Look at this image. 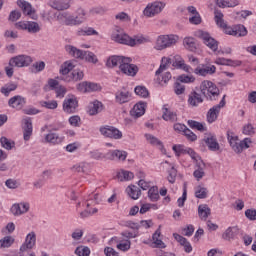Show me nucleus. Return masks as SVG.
I'll return each mask as SVG.
<instances>
[{
    "instance_id": "1",
    "label": "nucleus",
    "mask_w": 256,
    "mask_h": 256,
    "mask_svg": "<svg viewBox=\"0 0 256 256\" xmlns=\"http://www.w3.org/2000/svg\"><path fill=\"white\" fill-rule=\"evenodd\" d=\"M133 60L129 57L123 56H111L106 61V67L113 69V67H119L123 75L128 77H135L139 73V67L135 64H131Z\"/></svg>"
},
{
    "instance_id": "2",
    "label": "nucleus",
    "mask_w": 256,
    "mask_h": 256,
    "mask_svg": "<svg viewBox=\"0 0 256 256\" xmlns=\"http://www.w3.org/2000/svg\"><path fill=\"white\" fill-rule=\"evenodd\" d=\"M112 41L120 43L121 45H128L129 47H135V45H141L147 41L143 36H134L133 38L123 33H113L111 36Z\"/></svg>"
},
{
    "instance_id": "3",
    "label": "nucleus",
    "mask_w": 256,
    "mask_h": 256,
    "mask_svg": "<svg viewBox=\"0 0 256 256\" xmlns=\"http://www.w3.org/2000/svg\"><path fill=\"white\" fill-rule=\"evenodd\" d=\"M65 50L67 53H69V55L75 57L76 59H85L87 63H93L94 65L99 63L97 55H95L93 52L83 51L72 45H66Z\"/></svg>"
},
{
    "instance_id": "4",
    "label": "nucleus",
    "mask_w": 256,
    "mask_h": 256,
    "mask_svg": "<svg viewBox=\"0 0 256 256\" xmlns=\"http://www.w3.org/2000/svg\"><path fill=\"white\" fill-rule=\"evenodd\" d=\"M199 89L200 93H202L203 97H206L208 101H217V99H219V88L212 81H202Z\"/></svg>"
},
{
    "instance_id": "5",
    "label": "nucleus",
    "mask_w": 256,
    "mask_h": 256,
    "mask_svg": "<svg viewBox=\"0 0 256 256\" xmlns=\"http://www.w3.org/2000/svg\"><path fill=\"white\" fill-rule=\"evenodd\" d=\"M162 63H164L166 66L172 65L173 67H176V69H182L186 73H191V71H193L191 66L185 64V60H183V58H181L179 55H175L172 58L163 57Z\"/></svg>"
},
{
    "instance_id": "6",
    "label": "nucleus",
    "mask_w": 256,
    "mask_h": 256,
    "mask_svg": "<svg viewBox=\"0 0 256 256\" xmlns=\"http://www.w3.org/2000/svg\"><path fill=\"white\" fill-rule=\"evenodd\" d=\"M177 39H179V37H177L176 35L159 36L156 40L154 49H156L157 51H163V49H167V47L175 45V43H177Z\"/></svg>"
},
{
    "instance_id": "7",
    "label": "nucleus",
    "mask_w": 256,
    "mask_h": 256,
    "mask_svg": "<svg viewBox=\"0 0 256 256\" xmlns=\"http://www.w3.org/2000/svg\"><path fill=\"white\" fill-rule=\"evenodd\" d=\"M79 107V100L75 95H68L63 101V111L68 115L77 113Z\"/></svg>"
},
{
    "instance_id": "8",
    "label": "nucleus",
    "mask_w": 256,
    "mask_h": 256,
    "mask_svg": "<svg viewBox=\"0 0 256 256\" xmlns=\"http://www.w3.org/2000/svg\"><path fill=\"white\" fill-rule=\"evenodd\" d=\"M214 19H215L216 25H218V27H221V29H224V33L226 35H232L234 37L235 26L234 27L227 26V23H225V20L223 19V12H221V10L216 9L214 11Z\"/></svg>"
},
{
    "instance_id": "9",
    "label": "nucleus",
    "mask_w": 256,
    "mask_h": 256,
    "mask_svg": "<svg viewBox=\"0 0 256 256\" xmlns=\"http://www.w3.org/2000/svg\"><path fill=\"white\" fill-rule=\"evenodd\" d=\"M225 95L223 96L222 100L219 102V104L214 105L212 108H210L206 114V119L208 123H215V121L219 117V113H221V109L225 107Z\"/></svg>"
},
{
    "instance_id": "10",
    "label": "nucleus",
    "mask_w": 256,
    "mask_h": 256,
    "mask_svg": "<svg viewBox=\"0 0 256 256\" xmlns=\"http://www.w3.org/2000/svg\"><path fill=\"white\" fill-rule=\"evenodd\" d=\"M197 35H198L199 39H202L204 45L209 47V49H211V51L215 52V51H217V49H219V42H217V40H215L213 37H211V35L208 32L199 30L197 32Z\"/></svg>"
},
{
    "instance_id": "11",
    "label": "nucleus",
    "mask_w": 256,
    "mask_h": 256,
    "mask_svg": "<svg viewBox=\"0 0 256 256\" xmlns=\"http://www.w3.org/2000/svg\"><path fill=\"white\" fill-rule=\"evenodd\" d=\"M33 63V58L29 55H18L12 57L9 61L10 67H29Z\"/></svg>"
},
{
    "instance_id": "12",
    "label": "nucleus",
    "mask_w": 256,
    "mask_h": 256,
    "mask_svg": "<svg viewBox=\"0 0 256 256\" xmlns=\"http://www.w3.org/2000/svg\"><path fill=\"white\" fill-rule=\"evenodd\" d=\"M167 70V64L163 63L160 65V67L157 69L156 71V83L158 85H161L163 87V85H167V83H169V81H171V73L170 72H165L163 73V71Z\"/></svg>"
},
{
    "instance_id": "13",
    "label": "nucleus",
    "mask_w": 256,
    "mask_h": 256,
    "mask_svg": "<svg viewBox=\"0 0 256 256\" xmlns=\"http://www.w3.org/2000/svg\"><path fill=\"white\" fill-rule=\"evenodd\" d=\"M15 27L22 31H28V33H39L41 31L39 23L33 21H20L15 24Z\"/></svg>"
},
{
    "instance_id": "14",
    "label": "nucleus",
    "mask_w": 256,
    "mask_h": 256,
    "mask_svg": "<svg viewBox=\"0 0 256 256\" xmlns=\"http://www.w3.org/2000/svg\"><path fill=\"white\" fill-rule=\"evenodd\" d=\"M57 19L62 23V25H66L67 27H78L79 22L75 16H73L69 12H61L57 15Z\"/></svg>"
},
{
    "instance_id": "15",
    "label": "nucleus",
    "mask_w": 256,
    "mask_h": 256,
    "mask_svg": "<svg viewBox=\"0 0 256 256\" xmlns=\"http://www.w3.org/2000/svg\"><path fill=\"white\" fill-rule=\"evenodd\" d=\"M163 9H165V4L163 2H154L147 5L144 9V15L146 17H155V15H159Z\"/></svg>"
},
{
    "instance_id": "16",
    "label": "nucleus",
    "mask_w": 256,
    "mask_h": 256,
    "mask_svg": "<svg viewBox=\"0 0 256 256\" xmlns=\"http://www.w3.org/2000/svg\"><path fill=\"white\" fill-rule=\"evenodd\" d=\"M100 133L104 137H109L110 139H121L123 137V133L119 131V129L113 126H104L100 128Z\"/></svg>"
},
{
    "instance_id": "17",
    "label": "nucleus",
    "mask_w": 256,
    "mask_h": 256,
    "mask_svg": "<svg viewBox=\"0 0 256 256\" xmlns=\"http://www.w3.org/2000/svg\"><path fill=\"white\" fill-rule=\"evenodd\" d=\"M77 90L80 93H93L94 91H101V85L95 82H81L77 85Z\"/></svg>"
},
{
    "instance_id": "18",
    "label": "nucleus",
    "mask_w": 256,
    "mask_h": 256,
    "mask_svg": "<svg viewBox=\"0 0 256 256\" xmlns=\"http://www.w3.org/2000/svg\"><path fill=\"white\" fill-rule=\"evenodd\" d=\"M203 141L210 151H219L221 149L217 137L214 134H205Z\"/></svg>"
},
{
    "instance_id": "19",
    "label": "nucleus",
    "mask_w": 256,
    "mask_h": 256,
    "mask_svg": "<svg viewBox=\"0 0 256 256\" xmlns=\"http://www.w3.org/2000/svg\"><path fill=\"white\" fill-rule=\"evenodd\" d=\"M106 159L110 161H125L127 159V152L123 150H112L106 153Z\"/></svg>"
},
{
    "instance_id": "20",
    "label": "nucleus",
    "mask_w": 256,
    "mask_h": 256,
    "mask_svg": "<svg viewBox=\"0 0 256 256\" xmlns=\"http://www.w3.org/2000/svg\"><path fill=\"white\" fill-rule=\"evenodd\" d=\"M26 103H27V101L21 95L13 96L8 101L9 107H12V109H17V110L23 109V107H25Z\"/></svg>"
},
{
    "instance_id": "21",
    "label": "nucleus",
    "mask_w": 256,
    "mask_h": 256,
    "mask_svg": "<svg viewBox=\"0 0 256 256\" xmlns=\"http://www.w3.org/2000/svg\"><path fill=\"white\" fill-rule=\"evenodd\" d=\"M85 77L83 71L75 69L68 76L60 77L61 81H66V83H71V81H81Z\"/></svg>"
},
{
    "instance_id": "22",
    "label": "nucleus",
    "mask_w": 256,
    "mask_h": 256,
    "mask_svg": "<svg viewBox=\"0 0 256 256\" xmlns=\"http://www.w3.org/2000/svg\"><path fill=\"white\" fill-rule=\"evenodd\" d=\"M11 213H13L15 216L23 215L29 211V203L27 202H21L18 204H14L11 209Z\"/></svg>"
},
{
    "instance_id": "23",
    "label": "nucleus",
    "mask_w": 256,
    "mask_h": 256,
    "mask_svg": "<svg viewBox=\"0 0 256 256\" xmlns=\"http://www.w3.org/2000/svg\"><path fill=\"white\" fill-rule=\"evenodd\" d=\"M217 71V67L215 65L197 67L194 70L195 75H200L201 77H207V75H213Z\"/></svg>"
},
{
    "instance_id": "24",
    "label": "nucleus",
    "mask_w": 256,
    "mask_h": 256,
    "mask_svg": "<svg viewBox=\"0 0 256 256\" xmlns=\"http://www.w3.org/2000/svg\"><path fill=\"white\" fill-rule=\"evenodd\" d=\"M146 107H147V103L139 102L136 105H134L133 109L130 111V115L135 119L142 117V115H145Z\"/></svg>"
},
{
    "instance_id": "25",
    "label": "nucleus",
    "mask_w": 256,
    "mask_h": 256,
    "mask_svg": "<svg viewBox=\"0 0 256 256\" xmlns=\"http://www.w3.org/2000/svg\"><path fill=\"white\" fill-rule=\"evenodd\" d=\"M116 103L119 105H123V103H129L131 101V92L127 90L117 91L115 94Z\"/></svg>"
},
{
    "instance_id": "26",
    "label": "nucleus",
    "mask_w": 256,
    "mask_h": 256,
    "mask_svg": "<svg viewBox=\"0 0 256 256\" xmlns=\"http://www.w3.org/2000/svg\"><path fill=\"white\" fill-rule=\"evenodd\" d=\"M35 243H37V235L34 231L27 234L24 243L22 244V249H33L35 247Z\"/></svg>"
},
{
    "instance_id": "27",
    "label": "nucleus",
    "mask_w": 256,
    "mask_h": 256,
    "mask_svg": "<svg viewBox=\"0 0 256 256\" xmlns=\"http://www.w3.org/2000/svg\"><path fill=\"white\" fill-rule=\"evenodd\" d=\"M188 103L191 107H198L199 104L203 103V95L197 91H193L188 96Z\"/></svg>"
},
{
    "instance_id": "28",
    "label": "nucleus",
    "mask_w": 256,
    "mask_h": 256,
    "mask_svg": "<svg viewBox=\"0 0 256 256\" xmlns=\"http://www.w3.org/2000/svg\"><path fill=\"white\" fill-rule=\"evenodd\" d=\"M152 241L156 249H165L167 247V245H165V242L161 240V226H159V228L152 235Z\"/></svg>"
},
{
    "instance_id": "29",
    "label": "nucleus",
    "mask_w": 256,
    "mask_h": 256,
    "mask_svg": "<svg viewBox=\"0 0 256 256\" xmlns=\"http://www.w3.org/2000/svg\"><path fill=\"white\" fill-rule=\"evenodd\" d=\"M173 237L178 243H180V245H182V247H184L185 253H191V251H193V246H191V243L187 241V238L177 233H174Z\"/></svg>"
},
{
    "instance_id": "30",
    "label": "nucleus",
    "mask_w": 256,
    "mask_h": 256,
    "mask_svg": "<svg viewBox=\"0 0 256 256\" xmlns=\"http://www.w3.org/2000/svg\"><path fill=\"white\" fill-rule=\"evenodd\" d=\"M82 205H85L86 209L82 212H80V217L82 219H85L87 217H91V215H95V213H97V208H94L93 210L89 209V207L91 206V204H89V202H78L77 203V209H79V207H81Z\"/></svg>"
},
{
    "instance_id": "31",
    "label": "nucleus",
    "mask_w": 256,
    "mask_h": 256,
    "mask_svg": "<svg viewBox=\"0 0 256 256\" xmlns=\"http://www.w3.org/2000/svg\"><path fill=\"white\" fill-rule=\"evenodd\" d=\"M110 243H118L116 245V248L119 250V251H123L124 253L126 251H129V249H131V241L130 240H125L124 242L121 241V240H118L117 237H113L111 240H110Z\"/></svg>"
},
{
    "instance_id": "32",
    "label": "nucleus",
    "mask_w": 256,
    "mask_h": 256,
    "mask_svg": "<svg viewBox=\"0 0 256 256\" xmlns=\"http://www.w3.org/2000/svg\"><path fill=\"white\" fill-rule=\"evenodd\" d=\"M126 193L130 197V199H133L134 201H137V199L141 197V189L136 185H129L126 188Z\"/></svg>"
},
{
    "instance_id": "33",
    "label": "nucleus",
    "mask_w": 256,
    "mask_h": 256,
    "mask_svg": "<svg viewBox=\"0 0 256 256\" xmlns=\"http://www.w3.org/2000/svg\"><path fill=\"white\" fill-rule=\"evenodd\" d=\"M209 215H211V208H209L207 204H201L198 206V217L202 221H207Z\"/></svg>"
},
{
    "instance_id": "34",
    "label": "nucleus",
    "mask_w": 256,
    "mask_h": 256,
    "mask_svg": "<svg viewBox=\"0 0 256 256\" xmlns=\"http://www.w3.org/2000/svg\"><path fill=\"white\" fill-rule=\"evenodd\" d=\"M239 233V228L237 226L228 227L225 232L222 234V239L225 241H231L235 239V235Z\"/></svg>"
},
{
    "instance_id": "35",
    "label": "nucleus",
    "mask_w": 256,
    "mask_h": 256,
    "mask_svg": "<svg viewBox=\"0 0 256 256\" xmlns=\"http://www.w3.org/2000/svg\"><path fill=\"white\" fill-rule=\"evenodd\" d=\"M46 143H51V145H59L63 141V138L59 134L50 132L45 136Z\"/></svg>"
},
{
    "instance_id": "36",
    "label": "nucleus",
    "mask_w": 256,
    "mask_h": 256,
    "mask_svg": "<svg viewBox=\"0 0 256 256\" xmlns=\"http://www.w3.org/2000/svg\"><path fill=\"white\" fill-rule=\"evenodd\" d=\"M78 25H83L85 21H87V11L83 7H79L76 9V16H74Z\"/></svg>"
},
{
    "instance_id": "37",
    "label": "nucleus",
    "mask_w": 256,
    "mask_h": 256,
    "mask_svg": "<svg viewBox=\"0 0 256 256\" xmlns=\"http://www.w3.org/2000/svg\"><path fill=\"white\" fill-rule=\"evenodd\" d=\"M17 5L22 9L24 15H33V7L29 2L25 0H18Z\"/></svg>"
},
{
    "instance_id": "38",
    "label": "nucleus",
    "mask_w": 256,
    "mask_h": 256,
    "mask_svg": "<svg viewBox=\"0 0 256 256\" xmlns=\"http://www.w3.org/2000/svg\"><path fill=\"white\" fill-rule=\"evenodd\" d=\"M77 173H89L91 171V164L87 162H80L72 167Z\"/></svg>"
},
{
    "instance_id": "39",
    "label": "nucleus",
    "mask_w": 256,
    "mask_h": 256,
    "mask_svg": "<svg viewBox=\"0 0 256 256\" xmlns=\"http://www.w3.org/2000/svg\"><path fill=\"white\" fill-rule=\"evenodd\" d=\"M145 138L150 143V145H153L154 147H158L160 151H163V142L159 140L157 137L151 135V134H145Z\"/></svg>"
},
{
    "instance_id": "40",
    "label": "nucleus",
    "mask_w": 256,
    "mask_h": 256,
    "mask_svg": "<svg viewBox=\"0 0 256 256\" xmlns=\"http://www.w3.org/2000/svg\"><path fill=\"white\" fill-rule=\"evenodd\" d=\"M209 195V190L201 185L197 186L195 189V197L197 199H207Z\"/></svg>"
},
{
    "instance_id": "41",
    "label": "nucleus",
    "mask_w": 256,
    "mask_h": 256,
    "mask_svg": "<svg viewBox=\"0 0 256 256\" xmlns=\"http://www.w3.org/2000/svg\"><path fill=\"white\" fill-rule=\"evenodd\" d=\"M162 118L164 119V121H170L171 123H175V121H177V114L167 108H164Z\"/></svg>"
},
{
    "instance_id": "42",
    "label": "nucleus",
    "mask_w": 256,
    "mask_h": 256,
    "mask_svg": "<svg viewBox=\"0 0 256 256\" xmlns=\"http://www.w3.org/2000/svg\"><path fill=\"white\" fill-rule=\"evenodd\" d=\"M103 109V104L99 101H94L88 110L89 115H97Z\"/></svg>"
},
{
    "instance_id": "43",
    "label": "nucleus",
    "mask_w": 256,
    "mask_h": 256,
    "mask_svg": "<svg viewBox=\"0 0 256 256\" xmlns=\"http://www.w3.org/2000/svg\"><path fill=\"white\" fill-rule=\"evenodd\" d=\"M148 198L153 203L157 202V200L160 199L159 188L157 186H152L151 188H149V190H148Z\"/></svg>"
},
{
    "instance_id": "44",
    "label": "nucleus",
    "mask_w": 256,
    "mask_h": 256,
    "mask_svg": "<svg viewBox=\"0 0 256 256\" xmlns=\"http://www.w3.org/2000/svg\"><path fill=\"white\" fill-rule=\"evenodd\" d=\"M0 143H1V146L4 149H6V151H11V149H14L15 147V141H12L5 136H2L0 138Z\"/></svg>"
},
{
    "instance_id": "45",
    "label": "nucleus",
    "mask_w": 256,
    "mask_h": 256,
    "mask_svg": "<svg viewBox=\"0 0 256 256\" xmlns=\"http://www.w3.org/2000/svg\"><path fill=\"white\" fill-rule=\"evenodd\" d=\"M15 243V238L13 236H5L0 240V249H8Z\"/></svg>"
},
{
    "instance_id": "46",
    "label": "nucleus",
    "mask_w": 256,
    "mask_h": 256,
    "mask_svg": "<svg viewBox=\"0 0 256 256\" xmlns=\"http://www.w3.org/2000/svg\"><path fill=\"white\" fill-rule=\"evenodd\" d=\"M73 67V63L65 62L60 68V75H63L62 77H68L67 75L73 71Z\"/></svg>"
},
{
    "instance_id": "47",
    "label": "nucleus",
    "mask_w": 256,
    "mask_h": 256,
    "mask_svg": "<svg viewBox=\"0 0 256 256\" xmlns=\"http://www.w3.org/2000/svg\"><path fill=\"white\" fill-rule=\"evenodd\" d=\"M247 28L244 25L238 24L234 26V37H246Z\"/></svg>"
},
{
    "instance_id": "48",
    "label": "nucleus",
    "mask_w": 256,
    "mask_h": 256,
    "mask_svg": "<svg viewBox=\"0 0 256 256\" xmlns=\"http://www.w3.org/2000/svg\"><path fill=\"white\" fill-rule=\"evenodd\" d=\"M183 44L186 49H189V51H195V49H197L195 45V38L193 37H185L183 40Z\"/></svg>"
},
{
    "instance_id": "49",
    "label": "nucleus",
    "mask_w": 256,
    "mask_h": 256,
    "mask_svg": "<svg viewBox=\"0 0 256 256\" xmlns=\"http://www.w3.org/2000/svg\"><path fill=\"white\" fill-rule=\"evenodd\" d=\"M135 175L131 171L127 170H122L121 172L118 173V179L120 181H131Z\"/></svg>"
},
{
    "instance_id": "50",
    "label": "nucleus",
    "mask_w": 256,
    "mask_h": 256,
    "mask_svg": "<svg viewBox=\"0 0 256 256\" xmlns=\"http://www.w3.org/2000/svg\"><path fill=\"white\" fill-rule=\"evenodd\" d=\"M17 89L16 83H8L4 87L1 88V93L5 95V97H9L11 91H15Z\"/></svg>"
},
{
    "instance_id": "51",
    "label": "nucleus",
    "mask_w": 256,
    "mask_h": 256,
    "mask_svg": "<svg viewBox=\"0 0 256 256\" xmlns=\"http://www.w3.org/2000/svg\"><path fill=\"white\" fill-rule=\"evenodd\" d=\"M188 126L190 129H197V131H207V127L203 123L195 120H188Z\"/></svg>"
},
{
    "instance_id": "52",
    "label": "nucleus",
    "mask_w": 256,
    "mask_h": 256,
    "mask_svg": "<svg viewBox=\"0 0 256 256\" xmlns=\"http://www.w3.org/2000/svg\"><path fill=\"white\" fill-rule=\"evenodd\" d=\"M77 35H79V37H85V35H87V36H89V35H99V32H97L92 27H88V28L78 30Z\"/></svg>"
},
{
    "instance_id": "53",
    "label": "nucleus",
    "mask_w": 256,
    "mask_h": 256,
    "mask_svg": "<svg viewBox=\"0 0 256 256\" xmlns=\"http://www.w3.org/2000/svg\"><path fill=\"white\" fill-rule=\"evenodd\" d=\"M134 91L138 97H143L144 99L149 97V90L145 86H136Z\"/></svg>"
},
{
    "instance_id": "54",
    "label": "nucleus",
    "mask_w": 256,
    "mask_h": 256,
    "mask_svg": "<svg viewBox=\"0 0 256 256\" xmlns=\"http://www.w3.org/2000/svg\"><path fill=\"white\" fill-rule=\"evenodd\" d=\"M251 143H253L251 138H244L241 140L238 146V149H240L239 153H243L244 149H249V147H251Z\"/></svg>"
},
{
    "instance_id": "55",
    "label": "nucleus",
    "mask_w": 256,
    "mask_h": 256,
    "mask_svg": "<svg viewBox=\"0 0 256 256\" xmlns=\"http://www.w3.org/2000/svg\"><path fill=\"white\" fill-rule=\"evenodd\" d=\"M41 107H45V109H57L59 107V104L57 103V100H50V101H40Z\"/></svg>"
},
{
    "instance_id": "56",
    "label": "nucleus",
    "mask_w": 256,
    "mask_h": 256,
    "mask_svg": "<svg viewBox=\"0 0 256 256\" xmlns=\"http://www.w3.org/2000/svg\"><path fill=\"white\" fill-rule=\"evenodd\" d=\"M243 135L253 136L255 135V128L253 127V124L248 123L245 124L242 128Z\"/></svg>"
},
{
    "instance_id": "57",
    "label": "nucleus",
    "mask_w": 256,
    "mask_h": 256,
    "mask_svg": "<svg viewBox=\"0 0 256 256\" xmlns=\"http://www.w3.org/2000/svg\"><path fill=\"white\" fill-rule=\"evenodd\" d=\"M75 254L78 256H89L91 255V250L89 249V247L80 246L76 248Z\"/></svg>"
},
{
    "instance_id": "58",
    "label": "nucleus",
    "mask_w": 256,
    "mask_h": 256,
    "mask_svg": "<svg viewBox=\"0 0 256 256\" xmlns=\"http://www.w3.org/2000/svg\"><path fill=\"white\" fill-rule=\"evenodd\" d=\"M185 201H187V184L184 183L182 197L178 198V207H184Z\"/></svg>"
},
{
    "instance_id": "59",
    "label": "nucleus",
    "mask_w": 256,
    "mask_h": 256,
    "mask_svg": "<svg viewBox=\"0 0 256 256\" xmlns=\"http://www.w3.org/2000/svg\"><path fill=\"white\" fill-rule=\"evenodd\" d=\"M68 122L72 127H81V117L79 115L71 116Z\"/></svg>"
},
{
    "instance_id": "60",
    "label": "nucleus",
    "mask_w": 256,
    "mask_h": 256,
    "mask_svg": "<svg viewBox=\"0 0 256 256\" xmlns=\"http://www.w3.org/2000/svg\"><path fill=\"white\" fill-rule=\"evenodd\" d=\"M177 179V169H175V166H171V169L168 171V177L167 180L169 183H175V180Z\"/></svg>"
},
{
    "instance_id": "61",
    "label": "nucleus",
    "mask_w": 256,
    "mask_h": 256,
    "mask_svg": "<svg viewBox=\"0 0 256 256\" xmlns=\"http://www.w3.org/2000/svg\"><path fill=\"white\" fill-rule=\"evenodd\" d=\"M178 81L180 83H195V78L193 77V75H180L178 76Z\"/></svg>"
},
{
    "instance_id": "62",
    "label": "nucleus",
    "mask_w": 256,
    "mask_h": 256,
    "mask_svg": "<svg viewBox=\"0 0 256 256\" xmlns=\"http://www.w3.org/2000/svg\"><path fill=\"white\" fill-rule=\"evenodd\" d=\"M184 135L188 141H197V135L193 133L189 128H186L184 131Z\"/></svg>"
},
{
    "instance_id": "63",
    "label": "nucleus",
    "mask_w": 256,
    "mask_h": 256,
    "mask_svg": "<svg viewBox=\"0 0 256 256\" xmlns=\"http://www.w3.org/2000/svg\"><path fill=\"white\" fill-rule=\"evenodd\" d=\"M245 217H247L249 221H256V209H247L245 211Z\"/></svg>"
},
{
    "instance_id": "64",
    "label": "nucleus",
    "mask_w": 256,
    "mask_h": 256,
    "mask_svg": "<svg viewBox=\"0 0 256 256\" xmlns=\"http://www.w3.org/2000/svg\"><path fill=\"white\" fill-rule=\"evenodd\" d=\"M174 93L177 95H183V93H185V85L176 82L174 84Z\"/></svg>"
}]
</instances>
